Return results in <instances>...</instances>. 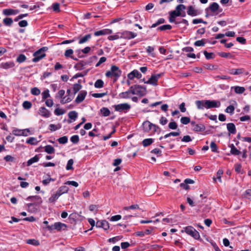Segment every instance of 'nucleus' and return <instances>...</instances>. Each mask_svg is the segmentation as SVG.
<instances>
[{
    "label": "nucleus",
    "mask_w": 251,
    "mask_h": 251,
    "mask_svg": "<svg viewBox=\"0 0 251 251\" xmlns=\"http://www.w3.org/2000/svg\"><path fill=\"white\" fill-rule=\"evenodd\" d=\"M100 111L102 115L104 117L108 116L110 114V110L106 107H102Z\"/></svg>",
    "instance_id": "nucleus-37"
},
{
    "label": "nucleus",
    "mask_w": 251,
    "mask_h": 251,
    "mask_svg": "<svg viewBox=\"0 0 251 251\" xmlns=\"http://www.w3.org/2000/svg\"><path fill=\"white\" fill-rule=\"evenodd\" d=\"M115 110L119 112H127L131 108V106L127 103H121L113 106Z\"/></svg>",
    "instance_id": "nucleus-4"
},
{
    "label": "nucleus",
    "mask_w": 251,
    "mask_h": 251,
    "mask_svg": "<svg viewBox=\"0 0 251 251\" xmlns=\"http://www.w3.org/2000/svg\"><path fill=\"white\" fill-rule=\"evenodd\" d=\"M227 129L230 134H234L236 133V129L235 126L233 123H228L226 125Z\"/></svg>",
    "instance_id": "nucleus-19"
},
{
    "label": "nucleus",
    "mask_w": 251,
    "mask_h": 251,
    "mask_svg": "<svg viewBox=\"0 0 251 251\" xmlns=\"http://www.w3.org/2000/svg\"><path fill=\"white\" fill-rule=\"evenodd\" d=\"M26 243L33 246H38L40 245L39 242L38 240L34 239L27 240L26 241Z\"/></svg>",
    "instance_id": "nucleus-38"
},
{
    "label": "nucleus",
    "mask_w": 251,
    "mask_h": 251,
    "mask_svg": "<svg viewBox=\"0 0 251 251\" xmlns=\"http://www.w3.org/2000/svg\"><path fill=\"white\" fill-rule=\"evenodd\" d=\"M120 33H121V32H119V33H117V34H116L115 35H110V36H108V39L109 40H117L119 38H121Z\"/></svg>",
    "instance_id": "nucleus-49"
},
{
    "label": "nucleus",
    "mask_w": 251,
    "mask_h": 251,
    "mask_svg": "<svg viewBox=\"0 0 251 251\" xmlns=\"http://www.w3.org/2000/svg\"><path fill=\"white\" fill-rule=\"evenodd\" d=\"M172 28V26L170 25H161L157 28V30L164 31L166 30H170Z\"/></svg>",
    "instance_id": "nucleus-39"
},
{
    "label": "nucleus",
    "mask_w": 251,
    "mask_h": 251,
    "mask_svg": "<svg viewBox=\"0 0 251 251\" xmlns=\"http://www.w3.org/2000/svg\"><path fill=\"white\" fill-rule=\"evenodd\" d=\"M234 89V91L236 94H241L244 92L245 89L244 87L240 86H235L233 87Z\"/></svg>",
    "instance_id": "nucleus-32"
},
{
    "label": "nucleus",
    "mask_w": 251,
    "mask_h": 251,
    "mask_svg": "<svg viewBox=\"0 0 251 251\" xmlns=\"http://www.w3.org/2000/svg\"><path fill=\"white\" fill-rule=\"evenodd\" d=\"M39 158L38 155H36L35 156H34L33 157L30 158V159H29L28 160V161L27 162V166H30L31 164H32L33 163L38 162L39 160Z\"/></svg>",
    "instance_id": "nucleus-33"
},
{
    "label": "nucleus",
    "mask_w": 251,
    "mask_h": 251,
    "mask_svg": "<svg viewBox=\"0 0 251 251\" xmlns=\"http://www.w3.org/2000/svg\"><path fill=\"white\" fill-rule=\"evenodd\" d=\"M44 151L48 154H52L55 152V149L51 145H47L44 147Z\"/></svg>",
    "instance_id": "nucleus-27"
},
{
    "label": "nucleus",
    "mask_w": 251,
    "mask_h": 251,
    "mask_svg": "<svg viewBox=\"0 0 251 251\" xmlns=\"http://www.w3.org/2000/svg\"><path fill=\"white\" fill-rule=\"evenodd\" d=\"M203 54H204L205 58L207 59H212L214 58V54L212 52H208L206 51H204Z\"/></svg>",
    "instance_id": "nucleus-46"
},
{
    "label": "nucleus",
    "mask_w": 251,
    "mask_h": 251,
    "mask_svg": "<svg viewBox=\"0 0 251 251\" xmlns=\"http://www.w3.org/2000/svg\"><path fill=\"white\" fill-rule=\"evenodd\" d=\"M206 100H197L196 101V106L199 109H203L204 108H206V104H205Z\"/></svg>",
    "instance_id": "nucleus-20"
},
{
    "label": "nucleus",
    "mask_w": 251,
    "mask_h": 251,
    "mask_svg": "<svg viewBox=\"0 0 251 251\" xmlns=\"http://www.w3.org/2000/svg\"><path fill=\"white\" fill-rule=\"evenodd\" d=\"M185 232L188 235L191 236L195 239H199L200 235L198 231H197L193 226H188L185 228Z\"/></svg>",
    "instance_id": "nucleus-5"
},
{
    "label": "nucleus",
    "mask_w": 251,
    "mask_h": 251,
    "mask_svg": "<svg viewBox=\"0 0 251 251\" xmlns=\"http://www.w3.org/2000/svg\"><path fill=\"white\" fill-rule=\"evenodd\" d=\"M91 38V35L90 34H88L85 35L84 37L79 39L78 43L80 44H83L88 40H89Z\"/></svg>",
    "instance_id": "nucleus-29"
},
{
    "label": "nucleus",
    "mask_w": 251,
    "mask_h": 251,
    "mask_svg": "<svg viewBox=\"0 0 251 251\" xmlns=\"http://www.w3.org/2000/svg\"><path fill=\"white\" fill-rule=\"evenodd\" d=\"M142 74L137 70H134L127 75V77L129 79L132 80L134 77L141 78Z\"/></svg>",
    "instance_id": "nucleus-10"
},
{
    "label": "nucleus",
    "mask_w": 251,
    "mask_h": 251,
    "mask_svg": "<svg viewBox=\"0 0 251 251\" xmlns=\"http://www.w3.org/2000/svg\"><path fill=\"white\" fill-rule=\"evenodd\" d=\"M131 93L132 94V89H131V87H130L128 91H127L126 92L121 93L119 94V97L121 98H123V99H127V98H129V95Z\"/></svg>",
    "instance_id": "nucleus-22"
},
{
    "label": "nucleus",
    "mask_w": 251,
    "mask_h": 251,
    "mask_svg": "<svg viewBox=\"0 0 251 251\" xmlns=\"http://www.w3.org/2000/svg\"><path fill=\"white\" fill-rule=\"evenodd\" d=\"M49 126L50 130L52 131H54L61 128V125L60 124H58L57 125L50 124Z\"/></svg>",
    "instance_id": "nucleus-47"
},
{
    "label": "nucleus",
    "mask_w": 251,
    "mask_h": 251,
    "mask_svg": "<svg viewBox=\"0 0 251 251\" xmlns=\"http://www.w3.org/2000/svg\"><path fill=\"white\" fill-rule=\"evenodd\" d=\"M2 67L5 69L12 68L14 66V64L13 62H6L1 64Z\"/></svg>",
    "instance_id": "nucleus-43"
},
{
    "label": "nucleus",
    "mask_w": 251,
    "mask_h": 251,
    "mask_svg": "<svg viewBox=\"0 0 251 251\" xmlns=\"http://www.w3.org/2000/svg\"><path fill=\"white\" fill-rule=\"evenodd\" d=\"M54 112L56 115L59 116V115H63V114H64L65 111L62 109L57 108L55 109Z\"/></svg>",
    "instance_id": "nucleus-58"
},
{
    "label": "nucleus",
    "mask_w": 251,
    "mask_h": 251,
    "mask_svg": "<svg viewBox=\"0 0 251 251\" xmlns=\"http://www.w3.org/2000/svg\"><path fill=\"white\" fill-rule=\"evenodd\" d=\"M245 70L243 68L231 69L229 70L228 73L232 75H239L243 74Z\"/></svg>",
    "instance_id": "nucleus-16"
},
{
    "label": "nucleus",
    "mask_w": 251,
    "mask_h": 251,
    "mask_svg": "<svg viewBox=\"0 0 251 251\" xmlns=\"http://www.w3.org/2000/svg\"><path fill=\"white\" fill-rule=\"evenodd\" d=\"M168 127L171 129H176L177 127V125L175 122H171L169 124Z\"/></svg>",
    "instance_id": "nucleus-60"
},
{
    "label": "nucleus",
    "mask_w": 251,
    "mask_h": 251,
    "mask_svg": "<svg viewBox=\"0 0 251 251\" xmlns=\"http://www.w3.org/2000/svg\"><path fill=\"white\" fill-rule=\"evenodd\" d=\"M160 76L161 74L151 75L150 79L147 81V84H152L154 86L157 85V81Z\"/></svg>",
    "instance_id": "nucleus-9"
},
{
    "label": "nucleus",
    "mask_w": 251,
    "mask_h": 251,
    "mask_svg": "<svg viewBox=\"0 0 251 251\" xmlns=\"http://www.w3.org/2000/svg\"><path fill=\"white\" fill-rule=\"evenodd\" d=\"M48 48L47 47H43L33 53L34 57L32 59L34 62H38L39 60L46 56L45 51H47Z\"/></svg>",
    "instance_id": "nucleus-2"
},
{
    "label": "nucleus",
    "mask_w": 251,
    "mask_h": 251,
    "mask_svg": "<svg viewBox=\"0 0 251 251\" xmlns=\"http://www.w3.org/2000/svg\"><path fill=\"white\" fill-rule=\"evenodd\" d=\"M39 114L45 118H48L50 116V112L45 107H41L39 110Z\"/></svg>",
    "instance_id": "nucleus-14"
},
{
    "label": "nucleus",
    "mask_w": 251,
    "mask_h": 251,
    "mask_svg": "<svg viewBox=\"0 0 251 251\" xmlns=\"http://www.w3.org/2000/svg\"><path fill=\"white\" fill-rule=\"evenodd\" d=\"M25 131L29 132L30 130L29 129L26 128L24 130H21V129H14L13 130L12 132L13 134L16 136H28V134L26 133H25Z\"/></svg>",
    "instance_id": "nucleus-12"
},
{
    "label": "nucleus",
    "mask_w": 251,
    "mask_h": 251,
    "mask_svg": "<svg viewBox=\"0 0 251 251\" xmlns=\"http://www.w3.org/2000/svg\"><path fill=\"white\" fill-rule=\"evenodd\" d=\"M73 52L74 51L72 49H68L65 51L64 55L66 57H71V56H72V55L73 54Z\"/></svg>",
    "instance_id": "nucleus-57"
},
{
    "label": "nucleus",
    "mask_w": 251,
    "mask_h": 251,
    "mask_svg": "<svg viewBox=\"0 0 251 251\" xmlns=\"http://www.w3.org/2000/svg\"><path fill=\"white\" fill-rule=\"evenodd\" d=\"M38 141L37 140L36 138L34 137H30L28 140H26V143L32 145H36L38 144Z\"/></svg>",
    "instance_id": "nucleus-40"
},
{
    "label": "nucleus",
    "mask_w": 251,
    "mask_h": 251,
    "mask_svg": "<svg viewBox=\"0 0 251 251\" xmlns=\"http://www.w3.org/2000/svg\"><path fill=\"white\" fill-rule=\"evenodd\" d=\"M244 196L245 198L247 199H251V189H248L247 190L244 194Z\"/></svg>",
    "instance_id": "nucleus-64"
},
{
    "label": "nucleus",
    "mask_w": 251,
    "mask_h": 251,
    "mask_svg": "<svg viewBox=\"0 0 251 251\" xmlns=\"http://www.w3.org/2000/svg\"><path fill=\"white\" fill-rule=\"evenodd\" d=\"M123 209L124 210L128 211L130 209L136 210V209H140V208L138 204H133L129 206L124 207Z\"/></svg>",
    "instance_id": "nucleus-36"
},
{
    "label": "nucleus",
    "mask_w": 251,
    "mask_h": 251,
    "mask_svg": "<svg viewBox=\"0 0 251 251\" xmlns=\"http://www.w3.org/2000/svg\"><path fill=\"white\" fill-rule=\"evenodd\" d=\"M187 14L192 17L196 16L199 14L198 10L195 9L193 6H189L187 8Z\"/></svg>",
    "instance_id": "nucleus-17"
},
{
    "label": "nucleus",
    "mask_w": 251,
    "mask_h": 251,
    "mask_svg": "<svg viewBox=\"0 0 251 251\" xmlns=\"http://www.w3.org/2000/svg\"><path fill=\"white\" fill-rule=\"evenodd\" d=\"M27 201L31 200L33 201H37L39 203H41L42 201L41 198L38 196H29L26 198Z\"/></svg>",
    "instance_id": "nucleus-28"
},
{
    "label": "nucleus",
    "mask_w": 251,
    "mask_h": 251,
    "mask_svg": "<svg viewBox=\"0 0 251 251\" xmlns=\"http://www.w3.org/2000/svg\"><path fill=\"white\" fill-rule=\"evenodd\" d=\"M68 137L66 136H63L62 137L59 138L58 139V141L60 144H64L67 143L68 142Z\"/></svg>",
    "instance_id": "nucleus-55"
},
{
    "label": "nucleus",
    "mask_w": 251,
    "mask_h": 251,
    "mask_svg": "<svg viewBox=\"0 0 251 251\" xmlns=\"http://www.w3.org/2000/svg\"><path fill=\"white\" fill-rule=\"evenodd\" d=\"M205 39L198 40L194 43L195 46L198 47L204 46L205 45Z\"/></svg>",
    "instance_id": "nucleus-51"
},
{
    "label": "nucleus",
    "mask_w": 251,
    "mask_h": 251,
    "mask_svg": "<svg viewBox=\"0 0 251 251\" xmlns=\"http://www.w3.org/2000/svg\"><path fill=\"white\" fill-rule=\"evenodd\" d=\"M55 225V228L57 230H60L63 227L66 228L67 227V225L65 224L61 223L60 222H56L54 223Z\"/></svg>",
    "instance_id": "nucleus-30"
},
{
    "label": "nucleus",
    "mask_w": 251,
    "mask_h": 251,
    "mask_svg": "<svg viewBox=\"0 0 251 251\" xmlns=\"http://www.w3.org/2000/svg\"><path fill=\"white\" fill-rule=\"evenodd\" d=\"M180 122L183 125H187L190 122V119L187 117H182L180 119Z\"/></svg>",
    "instance_id": "nucleus-50"
},
{
    "label": "nucleus",
    "mask_w": 251,
    "mask_h": 251,
    "mask_svg": "<svg viewBox=\"0 0 251 251\" xmlns=\"http://www.w3.org/2000/svg\"><path fill=\"white\" fill-rule=\"evenodd\" d=\"M96 226L98 228H102L104 230L109 228V223L106 220L98 221L96 224Z\"/></svg>",
    "instance_id": "nucleus-8"
},
{
    "label": "nucleus",
    "mask_w": 251,
    "mask_h": 251,
    "mask_svg": "<svg viewBox=\"0 0 251 251\" xmlns=\"http://www.w3.org/2000/svg\"><path fill=\"white\" fill-rule=\"evenodd\" d=\"M26 59V56L23 54H20L17 58V61L20 63L24 62Z\"/></svg>",
    "instance_id": "nucleus-44"
},
{
    "label": "nucleus",
    "mask_w": 251,
    "mask_h": 251,
    "mask_svg": "<svg viewBox=\"0 0 251 251\" xmlns=\"http://www.w3.org/2000/svg\"><path fill=\"white\" fill-rule=\"evenodd\" d=\"M87 95V92L84 90L81 91L77 95V97L75 100V101L77 103L81 102L85 99Z\"/></svg>",
    "instance_id": "nucleus-11"
},
{
    "label": "nucleus",
    "mask_w": 251,
    "mask_h": 251,
    "mask_svg": "<svg viewBox=\"0 0 251 251\" xmlns=\"http://www.w3.org/2000/svg\"><path fill=\"white\" fill-rule=\"evenodd\" d=\"M42 99L43 100H46L48 98L50 97V94L49 93V90L48 89H47L45 90L42 93Z\"/></svg>",
    "instance_id": "nucleus-56"
},
{
    "label": "nucleus",
    "mask_w": 251,
    "mask_h": 251,
    "mask_svg": "<svg viewBox=\"0 0 251 251\" xmlns=\"http://www.w3.org/2000/svg\"><path fill=\"white\" fill-rule=\"evenodd\" d=\"M112 33V30L110 29H104L95 32L94 35L96 36H101Z\"/></svg>",
    "instance_id": "nucleus-15"
},
{
    "label": "nucleus",
    "mask_w": 251,
    "mask_h": 251,
    "mask_svg": "<svg viewBox=\"0 0 251 251\" xmlns=\"http://www.w3.org/2000/svg\"><path fill=\"white\" fill-rule=\"evenodd\" d=\"M104 82L101 79H98L95 83L94 86L97 88H101L103 87Z\"/></svg>",
    "instance_id": "nucleus-41"
},
{
    "label": "nucleus",
    "mask_w": 251,
    "mask_h": 251,
    "mask_svg": "<svg viewBox=\"0 0 251 251\" xmlns=\"http://www.w3.org/2000/svg\"><path fill=\"white\" fill-rule=\"evenodd\" d=\"M133 95H138L143 96L146 94V88L139 85H134L131 86Z\"/></svg>",
    "instance_id": "nucleus-3"
},
{
    "label": "nucleus",
    "mask_w": 251,
    "mask_h": 251,
    "mask_svg": "<svg viewBox=\"0 0 251 251\" xmlns=\"http://www.w3.org/2000/svg\"><path fill=\"white\" fill-rule=\"evenodd\" d=\"M209 9L213 12L219 10V12H222V9L219 10V5L216 2H213L210 4Z\"/></svg>",
    "instance_id": "nucleus-21"
},
{
    "label": "nucleus",
    "mask_w": 251,
    "mask_h": 251,
    "mask_svg": "<svg viewBox=\"0 0 251 251\" xmlns=\"http://www.w3.org/2000/svg\"><path fill=\"white\" fill-rule=\"evenodd\" d=\"M69 191V188L66 186H62L59 188V189L56 191L61 196L62 195L65 193H67Z\"/></svg>",
    "instance_id": "nucleus-26"
},
{
    "label": "nucleus",
    "mask_w": 251,
    "mask_h": 251,
    "mask_svg": "<svg viewBox=\"0 0 251 251\" xmlns=\"http://www.w3.org/2000/svg\"><path fill=\"white\" fill-rule=\"evenodd\" d=\"M60 4L58 3H54L52 4V8L54 11L58 12L60 11Z\"/></svg>",
    "instance_id": "nucleus-63"
},
{
    "label": "nucleus",
    "mask_w": 251,
    "mask_h": 251,
    "mask_svg": "<svg viewBox=\"0 0 251 251\" xmlns=\"http://www.w3.org/2000/svg\"><path fill=\"white\" fill-rule=\"evenodd\" d=\"M81 87L82 86L79 82L75 84L73 87L74 94H75L76 93H77L81 89Z\"/></svg>",
    "instance_id": "nucleus-42"
},
{
    "label": "nucleus",
    "mask_w": 251,
    "mask_h": 251,
    "mask_svg": "<svg viewBox=\"0 0 251 251\" xmlns=\"http://www.w3.org/2000/svg\"><path fill=\"white\" fill-rule=\"evenodd\" d=\"M153 124L148 121H146L143 123V126L145 131L148 132L152 129Z\"/></svg>",
    "instance_id": "nucleus-18"
},
{
    "label": "nucleus",
    "mask_w": 251,
    "mask_h": 251,
    "mask_svg": "<svg viewBox=\"0 0 251 251\" xmlns=\"http://www.w3.org/2000/svg\"><path fill=\"white\" fill-rule=\"evenodd\" d=\"M153 142L152 138L145 139L142 141V144L144 147H148L151 145Z\"/></svg>",
    "instance_id": "nucleus-31"
},
{
    "label": "nucleus",
    "mask_w": 251,
    "mask_h": 251,
    "mask_svg": "<svg viewBox=\"0 0 251 251\" xmlns=\"http://www.w3.org/2000/svg\"><path fill=\"white\" fill-rule=\"evenodd\" d=\"M71 141L74 144H77L79 142V137L77 135L72 136L70 139Z\"/></svg>",
    "instance_id": "nucleus-53"
},
{
    "label": "nucleus",
    "mask_w": 251,
    "mask_h": 251,
    "mask_svg": "<svg viewBox=\"0 0 251 251\" xmlns=\"http://www.w3.org/2000/svg\"><path fill=\"white\" fill-rule=\"evenodd\" d=\"M74 163V160L72 159H70L68 160L66 169L67 170H72L73 169V165Z\"/></svg>",
    "instance_id": "nucleus-48"
},
{
    "label": "nucleus",
    "mask_w": 251,
    "mask_h": 251,
    "mask_svg": "<svg viewBox=\"0 0 251 251\" xmlns=\"http://www.w3.org/2000/svg\"><path fill=\"white\" fill-rule=\"evenodd\" d=\"M121 75L122 71L116 65H112L110 70L107 71L105 73V76L107 77H114L115 81H116Z\"/></svg>",
    "instance_id": "nucleus-1"
},
{
    "label": "nucleus",
    "mask_w": 251,
    "mask_h": 251,
    "mask_svg": "<svg viewBox=\"0 0 251 251\" xmlns=\"http://www.w3.org/2000/svg\"><path fill=\"white\" fill-rule=\"evenodd\" d=\"M3 23L4 25L6 26H10L12 25L13 21L11 18H6L3 19Z\"/></svg>",
    "instance_id": "nucleus-35"
},
{
    "label": "nucleus",
    "mask_w": 251,
    "mask_h": 251,
    "mask_svg": "<svg viewBox=\"0 0 251 251\" xmlns=\"http://www.w3.org/2000/svg\"><path fill=\"white\" fill-rule=\"evenodd\" d=\"M205 126L203 124H197L195 125L194 127L193 128V130L195 131H203L205 130Z\"/></svg>",
    "instance_id": "nucleus-24"
},
{
    "label": "nucleus",
    "mask_w": 251,
    "mask_h": 251,
    "mask_svg": "<svg viewBox=\"0 0 251 251\" xmlns=\"http://www.w3.org/2000/svg\"><path fill=\"white\" fill-rule=\"evenodd\" d=\"M68 116L70 119L75 121L77 117V113L75 111H70L68 113Z\"/></svg>",
    "instance_id": "nucleus-34"
},
{
    "label": "nucleus",
    "mask_w": 251,
    "mask_h": 251,
    "mask_svg": "<svg viewBox=\"0 0 251 251\" xmlns=\"http://www.w3.org/2000/svg\"><path fill=\"white\" fill-rule=\"evenodd\" d=\"M107 92L102 93H93L92 94V96L96 98H102V97L106 95Z\"/></svg>",
    "instance_id": "nucleus-59"
},
{
    "label": "nucleus",
    "mask_w": 251,
    "mask_h": 251,
    "mask_svg": "<svg viewBox=\"0 0 251 251\" xmlns=\"http://www.w3.org/2000/svg\"><path fill=\"white\" fill-rule=\"evenodd\" d=\"M205 104H206L207 109L219 107L221 105L220 102L216 100H206Z\"/></svg>",
    "instance_id": "nucleus-7"
},
{
    "label": "nucleus",
    "mask_w": 251,
    "mask_h": 251,
    "mask_svg": "<svg viewBox=\"0 0 251 251\" xmlns=\"http://www.w3.org/2000/svg\"><path fill=\"white\" fill-rule=\"evenodd\" d=\"M31 106V103L28 101H25L23 103V106L25 109H28L30 108Z\"/></svg>",
    "instance_id": "nucleus-54"
},
{
    "label": "nucleus",
    "mask_w": 251,
    "mask_h": 251,
    "mask_svg": "<svg viewBox=\"0 0 251 251\" xmlns=\"http://www.w3.org/2000/svg\"><path fill=\"white\" fill-rule=\"evenodd\" d=\"M137 36V34L132 31L126 30L123 32H121L120 37L121 38H123L127 40H130L134 38Z\"/></svg>",
    "instance_id": "nucleus-6"
},
{
    "label": "nucleus",
    "mask_w": 251,
    "mask_h": 251,
    "mask_svg": "<svg viewBox=\"0 0 251 251\" xmlns=\"http://www.w3.org/2000/svg\"><path fill=\"white\" fill-rule=\"evenodd\" d=\"M72 100V99L70 98V97H68V98H66V97H64L60 100V102L62 104H64V103L70 102Z\"/></svg>",
    "instance_id": "nucleus-62"
},
{
    "label": "nucleus",
    "mask_w": 251,
    "mask_h": 251,
    "mask_svg": "<svg viewBox=\"0 0 251 251\" xmlns=\"http://www.w3.org/2000/svg\"><path fill=\"white\" fill-rule=\"evenodd\" d=\"M40 93V90L37 87H34L31 90V93L35 96L39 95Z\"/></svg>",
    "instance_id": "nucleus-52"
},
{
    "label": "nucleus",
    "mask_w": 251,
    "mask_h": 251,
    "mask_svg": "<svg viewBox=\"0 0 251 251\" xmlns=\"http://www.w3.org/2000/svg\"><path fill=\"white\" fill-rule=\"evenodd\" d=\"M60 195L57 192L53 194L51 196V197L49 199L48 201L50 203H55L56 201L60 197Z\"/></svg>",
    "instance_id": "nucleus-23"
},
{
    "label": "nucleus",
    "mask_w": 251,
    "mask_h": 251,
    "mask_svg": "<svg viewBox=\"0 0 251 251\" xmlns=\"http://www.w3.org/2000/svg\"><path fill=\"white\" fill-rule=\"evenodd\" d=\"M210 146L212 151L214 152H217V146L214 142H212L210 144Z\"/></svg>",
    "instance_id": "nucleus-61"
},
{
    "label": "nucleus",
    "mask_w": 251,
    "mask_h": 251,
    "mask_svg": "<svg viewBox=\"0 0 251 251\" xmlns=\"http://www.w3.org/2000/svg\"><path fill=\"white\" fill-rule=\"evenodd\" d=\"M2 13L5 16L15 15L19 13V10L13 9H5L3 10Z\"/></svg>",
    "instance_id": "nucleus-13"
},
{
    "label": "nucleus",
    "mask_w": 251,
    "mask_h": 251,
    "mask_svg": "<svg viewBox=\"0 0 251 251\" xmlns=\"http://www.w3.org/2000/svg\"><path fill=\"white\" fill-rule=\"evenodd\" d=\"M235 108L233 105H229L226 107L225 110V112L229 113L230 115H232L234 113Z\"/></svg>",
    "instance_id": "nucleus-45"
},
{
    "label": "nucleus",
    "mask_w": 251,
    "mask_h": 251,
    "mask_svg": "<svg viewBox=\"0 0 251 251\" xmlns=\"http://www.w3.org/2000/svg\"><path fill=\"white\" fill-rule=\"evenodd\" d=\"M229 147L230 148V153L235 155H239L241 154V151L237 149V148L234 146V145L232 144L229 146Z\"/></svg>",
    "instance_id": "nucleus-25"
}]
</instances>
